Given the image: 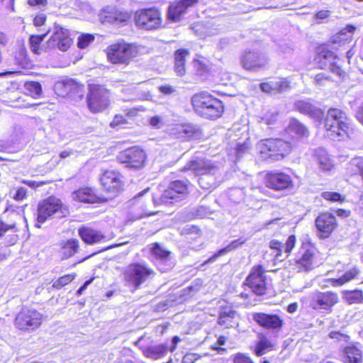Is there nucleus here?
Wrapping results in <instances>:
<instances>
[{"label": "nucleus", "mask_w": 363, "mask_h": 363, "mask_svg": "<svg viewBox=\"0 0 363 363\" xmlns=\"http://www.w3.org/2000/svg\"><path fill=\"white\" fill-rule=\"evenodd\" d=\"M191 102L194 111L206 119H216L223 112L222 101L206 91L195 94Z\"/></svg>", "instance_id": "obj_1"}, {"label": "nucleus", "mask_w": 363, "mask_h": 363, "mask_svg": "<svg viewBox=\"0 0 363 363\" xmlns=\"http://www.w3.org/2000/svg\"><path fill=\"white\" fill-rule=\"evenodd\" d=\"M325 126L328 135L333 140H342L349 138L350 119L347 114L337 108H330L325 118Z\"/></svg>", "instance_id": "obj_2"}, {"label": "nucleus", "mask_w": 363, "mask_h": 363, "mask_svg": "<svg viewBox=\"0 0 363 363\" xmlns=\"http://www.w3.org/2000/svg\"><path fill=\"white\" fill-rule=\"evenodd\" d=\"M256 148L263 160L275 162L281 160L288 155L292 150V145L282 139L269 138L259 141Z\"/></svg>", "instance_id": "obj_3"}, {"label": "nucleus", "mask_w": 363, "mask_h": 363, "mask_svg": "<svg viewBox=\"0 0 363 363\" xmlns=\"http://www.w3.org/2000/svg\"><path fill=\"white\" fill-rule=\"evenodd\" d=\"M154 274V270L147 265L132 262L123 270V278L126 286L132 291H136Z\"/></svg>", "instance_id": "obj_4"}, {"label": "nucleus", "mask_w": 363, "mask_h": 363, "mask_svg": "<svg viewBox=\"0 0 363 363\" xmlns=\"http://www.w3.org/2000/svg\"><path fill=\"white\" fill-rule=\"evenodd\" d=\"M44 315L37 309L23 307L16 314L13 323L18 330L30 333L38 329L43 323Z\"/></svg>", "instance_id": "obj_5"}, {"label": "nucleus", "mask_w": 363, "mask_h": 363, "mask_svg": "<svg viewBox=\"0 0 363 363\" xmlns=\"http://www.w3.org/2000/svg\"><path fill=\"white\" fill-rule=\"evenodd\" d=\"M106 52L108 60L112 64L128 65L132 58L136 57L138 49L133 44L118 42L109 45Z\"/></svg>", "instance_id": "obj_6"}, {"label": "nucleus", "mask_w": 363, "mask_h": 363, "mask_svg": "<svg viewBox=\"0 0 363 363\" xmlns=\"http://www.w3.org/2000/svg\"><path fill=\"white\" fill-rule=\"evenodd\" d=\"M184 171H192L195 174L203 177L199 178L198 182L200 186L204 189H209L213 184L206 180L211 178L210 174H214L218 168L211 161L199 159L189 161L184 167Z\"/></svg>", "instance_id": "obj_7"}, {"label": "nucleus", "mask_w": 363, "mask_h": 363, "mask_svg": "<svg viewBox=\"0 0 363 363\" xmlns=\"http://www.w3.org/2000/svg\"><path fill=\"white\" fill-rule=\"evenodd\" d=\"M69 214L68 208L64 206L60 199L55 197H48L38 204V221L44 223L48 218H61Z\"/></svg>", "instance_id": "obj_8"}, {"label": "nucleus", "mask_w": 363, "mask_h": 363, "mask_svg": "<svg viewBox=\"0 0 363 363\" xmlns=\"http://www.w3.org/2000/svg\"><path fill=\"white\" fill-rule=\"evenodd\" d=\"M340 301L339 294L336 291L332 290L318 291L311 297V307L313 310L323 311L330 313Z\"/></svg>", "instance_id": "obj_9"}, {"label": "nucleus", "mask_w": 363, "mask_h": 363, "mask_svg": "<svg viewBox=\"0 0 363 363\" xmlns=\"http://www.w3.org/2000/svg\"><path fill=\"white\" fill-rule=\"evenodd\" d=\"M264 273L265 270L262 265L253 266L242 284L250 288L257 296L265 294L267 291V284Z\"/></svg>", "instance_id": "obj_10"}, {"label": "nucleus", "mask_w": 363, "mask_h": 363, "mask_svg": "<svg viewBox=\"0 0 363 363\" xmlns=\"http://www.w3.org/2000/svg\"><path fill=\"white\" fill-rule=\"evenodd\" d=\"M87 104L89 110L93 113L105 110L109 104L108 91L102 86L89 84Z\"/></svg>", "instance_id": "obj_11"}, {"label": "nucleus", "mask_w": 363, "mask_h": 363, "mask_svg": "<svg viewBox=\"0 0 363 363\" xmlns=\"http://www.w3.org/2000/svg\"><path fill=\"white\" fill-rule=\"evenodd\" d=\"M252 315L257 325L268 331L279 332L286 325L284 318L278 313L255 312Z\"/></svg>", "instance_id": "obj_12"}, {"label": "nucleus", "mask_w": 363, "mask_h": 363, "mask_svg": "<svg viewBox=\"0 0 363 363\" xmlns=\"http://www.w3.org/2000/svg\"><path fill=\"white\" fill-rule=\"evenodd\" d=\"M134 18L136 25L147 30L157 29L162 23L161 13L155 8L137 11Z\"/></svg>", "instance_id": "obj_13"}, {"label": "nucleus", "mask_w": 363, "mask_h": 363, "mask_svg": "<svg viewBox=\"0 0 363 363\" xmlns=\"http://www.w3.org/2000/svg\"><path fill=\"white\" fill-rule=\"evenodd\" d=\"M72 42L69 30L55 24L52 33L46 43L45 50L57 48L65 52L70 48Z\"/></svg>", "instance_id": "obj_14"}, {"label": "nucleus", "mask_w": 363, "mask_h": 363, "mask_svg": "<svg viewBox=\"0 0 363 363\" xmlns=\"http://www.w3.org/2000/svg\"><path fill=\"white\" fill-rule=\"evenodd\" d=\"M264 181L267 187L277 191L291 190L294 186L289 174L278 170L268 172Z\"/></svg>", "instance_id": "obj_15"}, {"label": "nucleus", "mask_w": 363, "mask_h": 363, "mask_svg": "<svg viewBox=\"0 0 363 363\" xmlns=\"http://www.w3.org/2000/svg\"><path fill=\"white\" fill-rule=\"evenodd\" d=\"M146 159L145 152L138 147H133L122 151L118 155V160L125 167L138 169L144 166Z\"/></svg>", "instance_id": "obj_16"}, {"label": "nucleus", "mask_w": 363, "mask_h": 363, "mask_svg": "<svg viewBox=\"0 0 363 363\" xmlns=\"http://www.w3.org/2000/svg\"><path fill=\"white\" fill-rule=\"evenodd\" d=\"M339 60L340 59L333 52L325 48L320 50L315 58L319 68L328 69L337 76L342 77L345 72L338 63Z\"/></svg>", "instance_id": "obj_17"}, {"label": "nucleus", "mask_w": 363, "mask_h": 363, "mask_svg": "<svg viewBox=\"0 0 363 363\" xmlns=\"http://www.w3.org/2000/svg\"><path fill=\"white\" fill-rule=\"evenodd\" d=\"M181 341L182 339L175 335L172 338V345L169 347L165 344H160L155 346H140V350L145 357L159 359L163 357L168 351L174 352L177 348L178 343Z\"/></svg>", "instance_id": "obj_18"}, {"label": "nucleus", "mask_w": 363, "mask_h": 363, "mask_svg": "<svg viewBox=\"0 0 363 363\" xmlns=\"http://www.w3.org/2000/svg\"><path fill=\"white\" fill-rule=\"evenodd\" d=\"M321 263V259L313 251H299L294 259L298 272H309Z\"/></svg>", "instance_id": "obj_19"}, {"label": "nucleus", "mask_w": 363, "mask_h": 363, "mask_svg": "<svg viewBox=\"0 0 363 363\" xmlns=\"http://www.w3.org/2000/svg\"><path fill=\"white\" fill-rule=\"evenodd\" d=\"M269 63V57L259 51H246L242 55L241 64L244 69L257 70L264 67Z\"/></svg>", "instance_id": "obj_20"}, {"label": "nucleus", "mask_w": 363, "mask_h": 363, "mask_svg": "<svg viewBox=\"0 0 363 363\" xmlns=\"http://www.w3.org/2000/svg\"><path fill=\"white\" fill-rule=\"evenodd\" d=\"M100 180L104 190L108 192L118 194L123 189L122 175L117 171H105Z\"/></svg>", "instance_id": "obj_21"}, {"label": "nucleus", "mask_w": 363, "mask_h": 363, "mask_svg": "<svg viewBox=\"0 0 363 363\" xmlns=\"http://www.w3.org/2000/svg\"><path fill=\"white\" fill-rule=\"evenodd\" d=\"M218 324L229 329L239 326V315L231 306H224L220 309Z\"/></svg>", "instance_id": "obj_22"}, {"label": "nucleus", "mask_w": 363, "mask_h": 363, "mask_svg": "<svg viewBox=\"0 0 363 363\" xmlns=\"http://www.w3.org/2000/svg\"><path fill=\"white\" fill-rule=\"evenodd\" d=\"M197 2L198 0H176L169 6L168 18L174 22L178 21L188 8L194 6Z\"/></svg>", "instance_id": "obj_23"}, {"label": "nucleus", "mask_w": 363, "mask_h": 363, "mask_svg": "<svg viewBox=\"0 0 363 363\" xmlns=\"http://www.w3.org/2000/svg\"><path fill=\"white\" fill-rule=\"evenodd\" d=\"M315 225L323 237H328L337 226L335 217L331 213H321L315 220Z\"/></svg>", "instance_id": "obj_24"}, {"label": "nucleus", "mask_w": 363, "mask_h": 363, "mask_svg": "<svg viewBox=\"0 0 363 363\" xmlns=\"http://www.w3.org/2000/svg\"><path fill=\"white\" fill-rule=\"evenodd\" d=\"M257 340L252 348V352L257 357H262L266 352L274 350V343L269 340L267 333L259 332L257 334Z\"/></svg>", "instance_id": "obj_25"}, {"label": "nucleus", "mask_w": 363, "mask_h": 363, "mask_svg": "<svg viewBox=\"0 0 363 363\" xmlns=\"http://www.w3.org/2000/svg\"><path fill=\"white\" fill-rule=\"evenodd\" d=\"M295 108L300 113L307 115L315 120H320L323 113L320 108L315 106L308 101L300 100L295 103Z\"/></svg>", "instance_id": "obj_26"}, {"label": "nucleus", "mask_w": 363, "mask_h": 363, "mask_svg": "<svg viewBox=\"0 0 363 363\" xmlns=\"http://www.w3.org/2000/svg\"><path fill=\"white\" fill-rule=\"evenodd\" d=\"M260 89L267 94H276L286 91L289 87V82L284 79L272 80L259 84Z\"/></svg>", "instance_id": "obj_27"}, {"label": "nucleus", "mask_w": 363, "mask_h": 363, "mask_svg": "<svg viewBox=\"0 0 363 363\" xmlns=\"http://www.w3.org/2000/svg\"><path fill=\"white\" fill-rule=\"evenodd\" d=\"M286 132L291 138L296 140H302L309 136L307 127L296 119L290 121Z\"/></svg>", "instance_id": "obj_28"}, {"label": "nucleus", "mask_w": 363, "mask_h": 363, "mask_svg": "<svg viewBox=\"0 0 363 363\" xmlns=\"http://www.w3.org/2000/svg\"><path fill=\"white\" fill-rule=\"evenodd\" d=\"M344 363H362V350L356 345L345 346L342 350Z\"/></svg>", "instance_id": "obj_29"}, {"label": "nucleus", "mask_w": 363, "mask_h": 363, "mask_svg": "<svg viewBox=\"0 0 363 363\" xmlns=\"http://www.w3.org/2000/svg\"><path fill=\"white\" fill-rule=\"evenodd\" d=\"M72 196L74 200L86 203H95L99 200L94 191L89 188L80 189L73 192Z\"/></svg>", "instance_id": "obj_30"}, {"label": "nucleus", "mask_w": 363, "mask_h": 363, "mask_svg": "<svg viewBox=\"0 0 363 363\" xmlns=\"http://www.w3.org/2000/svg\"><path fill=\"white\" fill-rule=\"evenodd\" d=\"M314 157L319 167L323 171H330L333 167V163L327 151L319 147L314 151Z\"/></svg>", "instance_id": "obj_31"}, {"label": "nucleus", "mask_w": 363, "mask_h": 363, "mask_svg": "<svg viewBox=\"0 0 363 363\" xmlns=\"http://www.w3.org/2000/svg\"><path fill=\"white\" fill-rule=\"evenodd\" d=\"M79 234L81 238L88 244L99 242L104 238V236L99 231L89 227H82L79 228Z\"/></svg>", "instance_id": "obj_32"}, {"label": "nucleus", "mask_w": 363, "mask_h": 363, "mask_svg": "<svg viewBox=\"0 0 363 363\" xmlns=\"http://www.w3.org/2000/svg\"><path fill=\"white\" fill-rule=\"evenodd\" d=\"M104 21L109 23L120 24L128 21L130 15L125 11L111 10L104 11Z\"/></svg>", "instance_id": "obj_33"}, {"label": "nucleus", "mask_w": 363, "mask_h": 363, "mask_svg": "<svg viewBox=\"0 0 363 363\" xmlns=\"http://www.w3.org/2000/svg\"><path fill=\"white\" fill-rule=\"evenodd\" d=\"M177 137L183 139H191L197 137L199 128L192 124L177 125L174 128Z\"/></svg>", "instance_id": "obj_34"}, {"label": "nucleus", "mask_w": 363, "mask_h": 363, "mask_svg": "<svg viewBox=\"0 0 363 363\" xmlns=\"http://www.w3.org/2000/svg\"><path fill=\"white\" fill-rule=\"evenodd\" d=\"M9 216L11 217L10 221L4 222L3 220H0V237L9 230L16 232V225L18 220L23 219L26 221V218H22V216L17 212L11 211Z\"/></svg>", "instance_id": "obj_35"}, {"label": "nucleus", "mask_w": 363, "mask_h": 363, "mask_svg": "<svg viewBox=\"0 0 363 363\" xmlns=\"http://www.w3.org/2000/svg\"><path fill=\"white\" fill-rule=\"evenodd\" d=\"M359 274V270L357 267H353L347 271L342 277L339 278H331L327 279V281L333 287H338L343 286L346 283L355 279Z\"/></svg>", "instance_id": "obj_36"}, {"label": "nucleus", "mask_w": 363, "mask_h": 363, "mask_svg": "<svg viewBox=\"0 0 363 363\" xmlns=\"http://www.w3.org/2000/svg\"><path fill=\"white\" fill-rule=\"evenodd\" d=\"M75 86L76 82L74 79H66L55 83V91L57 95L64 97L69 95L72 87Z\"/></svg>", "instance_id": "obj_37"}, {"label": "nucleus", "mask_w": 363, "mask_h": 363, "mask_svg": "<svg viewBox=\"0 0 363 363\" xmlns=\"http://www.w3.org/2000/svg\"><path fill=\"white\" fill-rule=\"evenodd\" d=\"M189 51L186 50H178L174 54V70L179 76H183L185 74V57L188 55Z\"/></svg>", "instance_id": "obj_38"}, {"label": "nucleus", "mask_w": 363, "mask_h": 363, "mask_svg": "<svg viewBox=\"0 0 363 363\" xmlns=\"http://www.w3.org/2000/svg\"><path fill=\"white\" fill-rule=\"evenodd\" d=\"M171 191H174L181 199H184L188 194L187 184L182 181H174L171 182L165 190V195H169Z\"/></svg>", "instance_id": "obj_39"}, {"label": "nucleus", "mask_w": 363, "mask_h": 363, "mask_svg": "<svg viewBox=\"0 0 363 363\" xmlns=\"http://www.w3.org/2000/svg\"><path fill=\"white\" fill-rule=\"evenodd\" d=\"M169 195H165V190L164 191L162 196L158 199H155V197L152 198V201L154 203L155 206H159L162 204H168L172 203L174 202H177L181 199L179 197V195L174 191H171Z\"/></svg>", "instance_id": "obj_40"}, {"label": "nucleus", "mask_w": 363, "mask_h": 363, "mask_svg": "<svg viewBox=\"0 0 363 363\" xmlns=\"http://www.w3.org/2000/svg\"><path fill=\"white\" fill-rule=\"evenodd\" d=\"M149 191V188H147L144 189L143 191L138 193L134 198L133 199V203H140L141 206V208L143 211V215L139 216V218H143V216H149L151 215H153L155 213V212L149 211L147 208V204L145 203V201H142L143 197L144 195Z\"/></svg>", "instance_id": "obj_41"}, {"label": "nucleus", "mask_w": 363, "mask_h": 363, "mask_svg": "<svg viewBox=\"0 0 363 363\" xmlns=\"http://www.w3.org/2000/svg\"><path fill=\"white\" fill-rule=\"evenodd\" d=\"M345 294V300L349 304L363 302V293L361 290L347 291Z\"/></svg>", "instance_id": "obj_42"}, {"label": "nucleus", "mask_w": 363, "mask_h": 363, "mask_svg": "<svg viewBox=\"0 0 363 363\" xmlns=\"http://www.w3.org/2000/svg\"><path fill=\"white\" fill-rule=\"evenodd\" d=\"M349 167L352 174H359L363 177V157H357L352 158L350 162Z\"/></svg>", "instance_id": "obj_43"}, {"label": "nucleus", "mask_w": 363, "mask_h": 363, "mask_svg": "<svg viewBox=\"0 0 363 363\" xmlns=\"http://www.w3.org/2000/svg\"><path fill=\"white\" fill-rule=\"evenodd\" d=\"M75 277V274H65L52 282V286L55 289H61L69 284Z\"/></svg>", "instance_id": "obj_44"}, {"label": "nucleus", "mask_w": 363, "mask_h": 363, "mask_svg": "<svg viewBox=\"0 0 363 363\" xmlns=\"http://www.w3.org/2000/svg\"><path fill=\"white\" fill-rule=\"evenodd\" d=\"M47 34L31 35L30 38V46L31 50L35 54H40L43 48L40 45Z\"/></svg>", "instance_id": "obj_45"}, {"label": "nucleus", "mask_w": 363, "mask_h": 363, "mask_svg": "<svg viewBox=\"0 0 363 363\" xmlns=\"http://www.w3.org/2000/svg\"><path fill=\"white\" fill-rule=\"evenodd\" d=\"M277 111H267L259 118V123H264L267 125H274L278 119Z\"/></svg>", "instance_id": "obj_46"}, {"label": "nucleus", "mask_w": 363, "mask_h": 363, "mask_svg": "<svg viewBox=\"0 0 363 363\" xmlns=\"http://www.w3.org/2000/svg\"><path fill=\"white\" fill-rule=\"evenodd\" d=\"M25 88L33 96H39L42 92L41 85L38 82H28Z\"/></svg>", "instance_id": "obj_47"}, {"label": "nucleus", "mask_w": 363, "mask_h": 363, "mask_svg": "<svg viewBox=\"0 0 363 363\" xmlns=\"http://www.w3.org/2000/svg\"><path fill=\"white\" fill-rule=\"evenodd\" d=\"M233 363H255L250 355L244 352H237L232 356Z\"/></svg>", "instance_id": "obj_48"}, {"label": "nucleus", "mask_w": 363, "mask_h": 363, "mask_svg": "<svg viewBox=\"0 0 363 363\" xmlns=\"http://www.w3.org/2000/svg\"><path fill=\"white\" fill-rule=\"evenodd\" d=\"M228 196L232 202L238 203L244 199L245 194L242 189L235 188L229 191Z\"/></svg>", "instance_id": "obj_49"}, {"label": "nucleus", "mask_w": 363, "mask_h": 363, "mask_svg": "<svg viewBox=\"0 0 363 363\" xmlns=\"http://www.w3.org/2000/svg\"><path fill=\"white\" fill-rule=\"evenodd\" d=\"M328 337L330 339L335 340L337 342H343L348 343L350 342V336L347 334L343 333L340 330H333L328 333Z\"/></svg>", "instance_id": "obj_50"}, {"label": "nucleus", "mask_w": 363, "mask_h": 363, "mask_svg": "<svg viewBox=\"0 0 363 363\" xmlns=\"http://www.w3.org/2000/svg\"><path fill=\"white\" fill-rule=\"evenodd\" d=\"M94 40V35L91 34H82L78 38L77 45L79 48H86Z\"/></svg>", "instance_id": "obj_51"}, {"label": "nucleus", "mask_w": 363, "mask_h": 363, "mask_svg": "<svg viewBox=\"0 0 363 363\" xmlns=\"http://www.w3.org/2000/svg\"><path fill=\"white\" fill-rule=\"evenodd\" d=\"M154 255V262L164 263L169 257L170 251H152Z\"/></svg>", "instance_id": "obj_52"}, {"label": "nucleus", "mask_w": 363, "mask_h": 363, "mask_svg": "<svg viewBox=\"0 0 363 363\" xmlns=\"http://www.w3.org/2000/svg\"><path fill=\"white\" fill-rule=\"evenodd\" d=\"M355 30V27L352 25H347L345 28L342 29L338 33L337 38L340 39L347 40L351 38L352 34Z\"/></svg>", "instance_id": "obj_53"}, {"label": "nucleus", "mask_w": 363, "mask_h": 363, "mask_svg": "<svg viewBox=\"0 0 363 363\" xmlns=\"http://www.w3.org/2000/svg\"><path fill=\"white\" fill-rule=\"evenodd\" d=\"M323 198L331 201H342V196L337 192L325 191L322 194Z\"/></svg>", "instance_id": "obj_54"}, {"label": "nucleus", "mask_w": 363, "mask_h": 363, "mask_svg": "<svg viewBox=\"0 0 363 363\" xmlns=\"http://www.w3.org/2000/svg\"><path fill=\"white\" fill-rule=\"evenodd\" d=\"M84 94V86L76 82V86L72 87L69 95L82 98Z\"/></svg>", "instance_id": "obj_55"}, {"label": "nucleus", "mask_w": 363, "mask_h": 363, "mask_svg": "<svg viewBox=\"0 0 363 363\" xmlns=\"http://www.w3.org/2000/svg\"><path fill=\"white\" fill-rule=\"evenodd\" d=\"M329 81V77L323 73H319L314 77L313 82L317 86H323L325 85L326 82Z\"/></svg>", "instance_id": "obj_56"}, {"label": "nucleus", "mask_w": 363, "mask_h": 363, "mask_svg": "<svg viewBox=\"0 0 363 363\" xmlns=\"http://www.w3.org/2000/svg\"><path fill=\"white\" fill-rule=\"evenodd\" d=\"M249 150V144L247 142H245L242 144H237L236 146V154L239 158L245 154Z\"/></svg>", "instance_id": "obj_57"}, {"label": "nucleus", "mask_w": 363, "mask_h": 363, "mask_svg": "<svg viewBox=\"0 0 363 363\" xmlns=\"http://www.w3.org/2000/svg\"><path fill=\"white\" fill-rule=\"evenodd\" d=\"M26 196H27V189L25 187H18L16 189L15 194L13 195V199L16 201H22L24 199H26Z\"/></svg>", "instance_id": "obj_58"}, {"label": "nucleus", "mask_w": 363, "mask_h": 363, "mask_svg": "<svg viewBox=\"0 0 363 363\" xmlns=\"http://www.w3.org/2000/svg\"><path fill=\"white\" fill-rule=\"evenodd\" d=\"M125 118L122 115H116L113 120L111 122L110 125L113 128L123 124H126Z\"/></svg>", "instance_id": "obj_59"}, {"label": "nucleus", "mask_w": 363, "mask_h": 363, "mask_svg": "<svg viewBox=\"0 0 363 363\" xmlns=\"http://www.w3.org/2000/svg\"><path fill=\"white\" fill-rule=\"evenodd\" d=\"M78 247V240L76 239L67 240L63 243V250H76Z\"/></svg>", "instance_id": "obj_60"}, {"label": "nucleus", "mask_w": 363, "mask_h": 363, "mask_svg": "<svg viewBox=\"0 0 363 363\" xmlns=\"http://www.w3.org/2000/svg\"><path fill=\"white\" fill-rule=\"evenodd\" d=\"M197 357L193 353H186L182 358V363H194L197 360Z\"/></svg>", "instance_id": "obj_61"}, {"label": "nucleus", "mask_w": 363, "mask_h": 363, "mask_svg": "<svg viewBox=\"0 0 363 363\" xmlns=\"http://www.w3.org/2000/svg\"><path fill=\"white\" fill-rule=\"evenodd\" d=\"M296 238L294 235H291L288 238L286 242V248L285 250H292L295 246Z\"/></svg>", "instance_id": "obj_62"}, {"label": "nucleus", "mask_w": 363, "mask_h": 363, "mask_svg": "<svg viewBox=\"0 0 363 363\" xmlns=\"http://www.w3.org/2000/svg\"><path fill=\"white\" fill-rule=\"evenodd\" d=\"M45 21V17L43 14L36 16L33 20L34 25L36 26H40L44 24Z\"/></svg>", "instance_id": "obj_63"}, {"label": "nucleus", "mask_w": 363, "mask_h": 363, "mask_svg": "<svg viewBox=\"0 0 363 363\" xmlns=\"http://www.w3.org/2000/svg\"><path fill=\"white\" fill-rule=\"evenodd\" d=\"M356 118L363 125V104L359 107L356 113Z\"/></svg>", "instance_id": "obj_64"}]
</instances>
